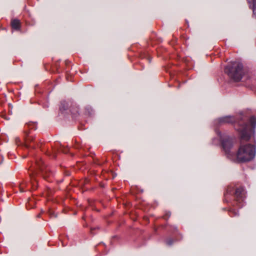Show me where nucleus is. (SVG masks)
<instances>
[{"mask_svg": "<svg viewBox=\"0 0 256 256\" xmlns=\"http://www.w3.org/2000/svg\"><path fill=\"white\" fill-rule=\"evenodd\" d=\"M256 154V148L250 144L241 143L236 154V160L238 162H246L252 160Z\"/></svg>", "mask_w": 256, "mask_h": 256, "instance_id": "nucleus-1", "label": "nucleus"}, {"mask_svg": "<svg viewBox=\"0 0 256 256\" xmlns=\"http://www.w3.org/2000/svg\"><path fill=\"white\" fill-rule=\"evenodd\" d=\"M251 124L242 126L240 128H236L240 133V137L242 140H248L250 138V134L252 128H254L256 124V118H252L250 119Z\"/></svg>", "mask_w": 256, "mask_h": 256, "instance_id": "nucleus-2", "label": "nucleus"}, {"mask_svg": "<svg viewBox=\"0 0 256 256\" xmlns=\"http://www.w3.org/2000/svg\"><path fill=\"white\" fill-rule=\"evenodd\" d=\"M230 76L235 80H240L243 74L242 65L239 62H232V66L229 68Z\"/></svg>", "mask_w": 256, "mask_h": 256, "instance_id": "nucleus-3", "label": "nucleus"}, {"mask_svg": "<svg viewBox=\"0 0 256 256\" xmlns=\"http://www.w3.org/2000/svg\"><path fill=\"white\" fill-rule=\"evenodd\" d=\"M220 121L222 122H234V118L230 116H226L222 118L221 119Z\"/></svg>", "mask_w": 256, "mask_h": 256, "instance_id": "nucleus-4", "label": "nucleus"}, {"mask_svg": "<svg viewBox=\"0 0 256 256\" xmlns=\"http://www.w3.org/2000/svg\"><path fill=\"white\" fill-rule=\"evenodd\" d=\"M12 28L17 30L20 28V22L18 20H14L12 22Z\"/></svg>", "mask_w": 256, "mask_h": 256, "instance_id": "nucleus-5", "label": "nucleus"}, {"mask_svg": "<svg viewBox=\"0 0 256 256\" xmlns=\"http://www.w3.org/2000/svg\"><path fill=\"white\" fill-rule=\"evenodd\" d=\"M249 2H252L254 6L253 7L254 8H256V0H248Z\"/></svg>", "mask_w": 256, "mask_h": 256, "instance_id": "nucleus-6", "label": "nucleus"}, {"mask_svg": "<svg viewBox=\"0 0 256 256\" xmlns=\"http://www.w3.org/2000/svg\"><path fill=\"white\" fill-rule=\"evenodd\" d=\"M230 68V67H229V68H226V70L227 69H228V70H229V68ZM228 72H230V71H229V70H228ZM226 72H228V70H226ZM229 74L230 75V74Z\"/></svg>", "mask_w": 256, "mask_h": 256, "instance_id": "nucleus-7", "label": "nucleus"}, {"mask_svg": "<svg viewBox=\"0 0 256 256\" xmlns=\"http://www.w3.org/2000/svg\"><path fill=\"white\" fill-rule=\"evenodd\" d=\"M238 190H236V194H238Z\"/></svg>", "mask_w": 256, "mask_h": 256, "instance_id": "nucleus-8", "label": "nucleus"}]
</instances>
